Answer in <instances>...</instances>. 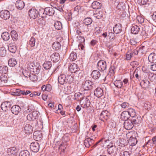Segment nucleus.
Returning <instances> with one entry per match:
<instances>
[{
  "label": "nucleus",
  "mask_w": 156,
  "mask_h": 156,
  "mask_svg": "<svg viewBox=\"0 0 156 156\" xmlns=\"http://www.w3.org/2000/svg\"><path fill=\"white\" fill-rule=\"evenodd\" d=\"M38 12V16L42 18H44L46 17V14H45V11L44 9H40Z\"/></svg>",
  "instance_id": "49530a36"
},
{
  "label": "nucleus",
  "mask_w": 156,
  "mask_h": 156,
  "mask_svg": "<svg viewBox=\"0 0 156 156\" xmlns=\"http://www.w3.org/2000/svg\"><path fill=\"white\" fill-rule=\"evenodd\" d=\"M1 36L3 40L7 41L10 38V34L8 32H5L2 34Z\"/></svg>",
  "instance_id": "f704fd0d"
},
{
  "label": "nucleus",
  "mask_w": 156,
  "mask_h": 156,
  "mask_svg": "<svg viewBox=\"0 0 156 156\" xmlns=\"http://www.w3.org/2000/svg\"><path fill=\"white\" fill-rule=\"evenodd\" d=\"M66 83H72L73 81V78L71 75H67L66 76Z\"/></svg>",
  "instance_id": "5fc2aeb1"
},
{
  "label": "nucleus",
  "mask_w": 156,
  "mask_h": 156,
  "mask_svg": "<svg viewBox=\"0 0 156 156\" xmlns=\"http://www.w3.org/2000/svg\"><path fill=\"white\" fill-rule=\"evenodd\" d=\"M11 105V103L10 102L5 101L1 104V108L4 111L6 112L9 109Z\"/></svg>",
  "instance_id": "1a4fd4ad"
},
{
  "label": "nucleus",
  "mask_w": 156,
  "mask_h": 156,
  "mask_svg": "<svg viewBox=\"0 0 156 156\" xmlns=\"http://www.w3.org/2000/svg\"><path fill=\"white\" fill-rule=\"evenodd\" d=\"M43 66L46 69H50L52 66L51 62L50 61H45L43 64Z\"/></svg>",
  "instance_id": "c9c22d12"
},
{
  "label": "nucleus",
  "mask_w": 156,
  "mask_h": 156,
  "mask_svg": "<svg viewBox=\"0 0 156 156\" xmlns=\"http://www.w3.org/2000/svg\"><path fill=\"white\" fill-rule=\"evenodd\" d=\"M69 70L72 73L76 72L80 70V68L77 64L75 63L71 64L69 66Z\"/></svg>",
  "instance_id": "9d476101"
},
{
  "label": "nucleus",
  "mask_w": 156,
  "mask_h": 156,
  "mask_svg": "<svg viewBox=\"0 0 156 156\" xmlns=\"http://www.w3.org/2000/svg\"><path fill=\"white\" fill-rule=\"evenodd\" d=\"M91 76L94 79H98L100 77L101 74L98 70H94L92 72Z\"/></svg>",
  "instance_id": "b1692460"
},
{
  "label": "nucleus",
  "mask_w": 156,
  "mask_h": 156,
  "mask_svg": "<svg viewBox=\"0 0 156 156\" xmlns=\"http://www.w3.org/2000/svg\"><path fill=\"white\" fill-rule=\"evenodd\" d=\"M93 83L90 80H86L83 83V87L84 90H88L92 89Z\"/></svg>",
  "instance_id": "f03ea898"
},
{
  "label": "nucleus",
  "mask_w": 156,
  "mask_h": 156,
  "mask_svg": "<svg viewBox=\"0 0 156 156\" xmlns=\"http://www.w3.org/2000/svg\"><path fill=\"white\" fill-rule=\"evenodd\" d=\"M124 125V127L127 130L131 129L133 128L134 126L132 122L130 120L125 121Z\"/></svg>",
  "instance_id": "ddd939ff"
},
{
  "label": "nucleus",
  "mask_w": 156,
  "mask_h": 156,
  "mask_svg": "<svg viewBox=\"0 0 156 156\" xmlns=\"http://www.w3.org/2000/svg\"><path fill=\"white\" fill-rule=\"evenodd\" d=\"M110 115V114L107 111H103L100 114V119L103 121H104V120H107L109 117Z\"/></svg>",
  "instance_id": "39448f33"
},
{
  "label": "nucleus",
  "mask_w": 156,
  "mask_h": 156,
  "mask_svg": "<svg viewBox=\"0 0 156 156\" xmlns=\"http://www.w3.org/2000/svg\"><path fill=\"white\" fill-rule=\"evenodd\" d=\"M10 16L9 12L7 10L2 11L0 12V16L1 17L5 20H7L9 19Z\"/></svg>",
  "instance_id": "423d86ee"
},
{
  "label": "nucleus",
  "mask_w": 156,
  "mask_h": 156,
  "mask_svg": "<svg viewBox=\"0 0 156 156\" xmlns=\"http://www.w3.org/2000/svg\"><path fill=\"white\" fill-rule=\"evenodd\" d=\"M52 47L53 49L57 51L61 48L60 44L58 42H55L52 45Z\"/></svg>",
  "instance_id": "c03bdc74"
},
{
  "label": "nucleus",
  "mask_w": 156,
  "mask_h": 156,
  "mask_svg": "<svg viewBox=\"0 0 156 156\" xmlns=\"http://www.w3.org/2000/svg\"><path fill=\"white\" fill-rule=\"evenodd\" d=\"M141 86L144 88H146L149 86V82L147 80H143L141 82Z\"/></svg>",
  "instance_id": "58836bf2"
},
{
  "label": "nucleus",
  "mask_w": 156,
  "mask_h": 156,
  "mask_svg": "<svg viewBox=\"0 0 156 156\" xmlns=\"http://www.w3.org/2000/svg\"><path fill=\"white\" fill-rule=\"evenodd\" d=\"M31 113L33 117L34 118V120L38 118L39 115V112L37 111H34L33 112Z\"/></svg>",
  "instance_id": "052dcab7"
},
{
  "label": "nucleus",
  "mask_w": 156,
  "mask_h": 156,
  "mask_svg": "<svg viewBox=\"0 0 156 156\" xmlns=\"http://www.w3.org/2000/svg\"><path fill=\"white\" fill-rule=\"evenodd\" d=\"M8 67L6 66H2L0 67V73H2L6 74L8 71Z\"/></svg>",
  "instance_id": "a19ab883"
},
{
  "label": "nucleus",
  "mask_w": 156,
  "mask_h": 156,
  "mask_svg": "<svg viewBox=\"0 0 156 156\" xmlns=\"http://www.w3.org/2000/svg\"><path fill=\"white\" fill-rule=\"evenodd\" d=\"M102 6L101 3L97 1L93 2L92 3L91 6L94 9H99Z\"/></svg>",
  "instance_id": "5701e85b"
},
{
  "label": "nucleus",
  "mask_w": 156,
  "mask_h": 156,
  "mask_svg": "<svg viewBox=\"0 0 156 156\" xmlns=\"http://www.w3.org/2000/svg\"><path fill=\"white\" fill-rule=\"evenodd\" d=\"M137 143V140L134 137H130L129 140V144L131 146H133L135 145Z\"/></svg>",
  "instance_id": "ea45409f"
},
{
  "label": "nucleus",
  "mask_w": 156,
  "mask_h": 156,
  "mask_svg": "<svg viewBox=\"0 0 156 156\" xmlns=\"http://www.w3.org/2000/svg\"><path fill=\"white\" fill-rule=\"evenodd\" d=\"M122 28V26L120 24H116L113 28V31L116 34H119L121 31Z\"/></svg>",
  "instance_id": "412c9836"
},
{
  "label": "nucleus",
  "mask_w": 156,
  "mask_h": 156,
  "mask_svg": "<svg viewBox=\"0 0 156 156\" xmlns=\"http://www.w3.org/2000/svg\"><path fill=\"white\" fill-rule=\"evenodd\" d=\"M11 35L12 38L14 41H16L17 40L18 35L16 31L12 30L11 32Z\"/></svg>",
  "instance_id": "79ce46f5"
},
{
  "label": "nucleus",
  "mask_w": 156,
  "mask_h": 156,
  "mask_svg": "<svg viewBox=\"0 0 156 156\" xmlns=\"http://www.w3.org/2000/svg\"><path fill=\"white\" fill-rule=\"evenodd\" d=\"M85 101V102L82 104V105L84 108H86L90 106V101L87 98H86Z\"/></svg>",
  "instance_id": "8fccbe9b"
},
{
  "label": "nucleus",
  "mask_w": 156,
  "mask_h": 156,
  "mask_svg": "<svg viewBox=\"0 0 156 156\" xmlns=\"http://www.w3.org/2000/svg\"><path fill=\"white\" fill-rule=\"evenodd\" d=\"M120 156H130L129 152L127 151L121 152Z\"/></svg>",
  "instance_id": "774afa93"
},
{
  "label": "nucleus",
  "mask_w": 156,
  "mask_h": 156,
  "mask_svg": "<svg viewBox=\"0 0 156 156\" xmlns=\"http://www.w3.org/2000/svg\"><path fill=\"white\" fill-rule=\"evenodd\" d=\"M93 141L90 140V138H87L85 140L84 142V144L85 147L87 148L89 147L90 146L93 144Z\"/></svg>",
  "instance_id": "473e14b6"
},
{
  "label": "nucleus",
  "mask_w": 156,
  "mask_h": 156,
  "mask_svg": "<svg viewBox=\"0 0 156 156\" xmlns=\"http://www.w3.org/2000/svg\"><path fill=\"white\" fill-rule=\"evenodd\" d=\"M66 76L64 74L60 75L58 77V82L61 84L66 83Z\"/></svg>",
  "instance_id": "2eb2a0df"
},
{
  "label": "nucleus",
  "mask_w": 156,
  "mask_h": 156,
  "mask_svg": "<svg viewBox=\"0 0 156 156\" xmlns=\"http://www.w3.org/2000/svg\"><path fill=\"white\" fill-rule=\"evenodd\" d=\"M20 107L18 105H14L11 108V110L13 114L18 115L21 111Z\"/></svg>",
  "instance_id": "f3484780"
},
{
  "label": "nucleus",
  "mask_w": 156,
  "mask_h": 156,
  "mask_svg": "<svg viewBox=\"0 0 156 156\" xmlns=\"http://www.w3.org/2000/svg\"><path fill=\"white\" fill-rule=\"evenodd\" d=\"M40 94L41 93H39L37 91L33 92L30 94V96L31 97H35L37 95L39 96Z\"/></svg>",
  "instance_id": "680f3d73"
},
{
  "label": "nucleus",
  "mask_w": 156,
  "mask_h": 156,
  "mask_svg": "<svg viewBox=\"0 0 156 156\" xmlns=\"http://www.w3.org/2000/svg\"><path fill=\"white\" fill-rule=\"evenodd\" d=\"M36 39L33 37H31L30 41L27 42V48L31 49L32 48L34 47L35 46Z\"/></svg>",
  "instance_id": "aec40b11"
},
{
  "label": "nucleus",
  "mask_w": 156,
  "mask_h": 156,
  "mask_svg": "<svg viewBox=\"0 0 156 156\" xmlns=\"http://www.w3.org/2000/svg\"><path fill=\"white\" fill-rule=\"evenodd\" d=\"M121 118L123 120H127L129 117V115L127 111H125L123 112L121 115Z\"/></svg>",
  "instance_id": "c756f323"
},
{
  "label": "nucleus",
  "mask_w": 156,
  "mask_h": 156,
  "mask_svg": "<svg viewBox=\"0 0 156 156\" xmlns=\"http://www.w3.org/2000/svg\"><path fill=\"white\" fill-rule=\"evenodd\" d=\"M0 77L2 84L3 83H5L7 82V77L4 74H2L0 76Z\"/></svg>",
  "instance_id": "09e8293b"
},
{
  "label": "nucleus",
  "mask_w": 156,
  "mask_h": 156,
  "mask_svg": "<svg viewBox=\"0 0 156 156\" xmlns=\"http://www.w3.org/2000/svg\"><path fill=\"white\" fill-rule=\"evenodd\" d=\"M67 147V144L66 142L63 143L60 145L58 149L61 154H62V153H64L65 152V150Z\"/></svg>",
  "instance_id": "cd10ccee"
},
{
  "label": "nucleus",
  "mask_w": 156,
  "mask_h": 156,
  "mask_svg": "<svg viewBox=\"0 0 156 156\" xmlns=\"http://www.w3.org/2000/svg\"><path fill=\"white\" fill-rule=\"evenodd\" d=\"M44 18L41 17V18L38 19L37 21V23L41 25L44 24V21L43 19Z\"/></svg>",
  "instance_id": "e2e57ef3"
},
{
  "label": "nucleus",
  "mask_w": 156,
  "mask_h": 156,
  "mask_svg": "<svg viewBox=\"0 0 156 156\" xmlns=\"http://www.w3.org/2000/svg\"><path fill=\"white\" fill-rule=\"evenodd\" d=\"M114 85L117 87L120 88L123 86L122 81L120 80H116L114 83Z\"/></svg>",
  "instance_id": "4c0bfd02"
},
{
  "label": "nucleus",
  "mask_w": 156,
  "mask_h": 156,
  "mask_svg": "<svg viewBox=\"0 0 156 156\" xmlns=\"http://www.w3.org/2000/svg\"><path fill=\"white\" fill-rule=\"evenodd\" d=\"M97 66L98 70L103 71L106 69L107 66L105 61L104 60L99 61L97 64Z\"/></svg>",
  "instance_id": "7ed1b4c3"
},
{
  "label": "nucleus",
  "mask_w": 156,
  "mask_h": 156,
  "mask_svg": "<svg viewBox=\"0 0 156 156\" xmlns=\"http://www.w3.org/2000/svg\"><path fill=\"white\" fill-rule=\"evenodd\" d=\"M16 6L18 9L21 10L24 7V2L22 0H18L16 2Z\"/></svg>",
  "instance_id": "a211bd4d"
},
{
  "label": "nucleus",
  "mask_w": 156,
  "mask_h": 156,
  "mask_svg": "<svg viewBox=\"0 0 156 156\" xmlns=\"http://www.w3.org/2000/svg\"><path fill=\"white\" fill-rule=\"evenodd\" d=\"M8 46L9 51L11 53H15L17 50L16 44L14 42L10 43Z\"/></svg>",
  "instance_id": "f8f14e48"
},
{
  "label": "nucleus",
  "mask_w": 156,
  "mask_h": 156,
  "mask_svg": "<svg viewBox=\"0 0 156 156\" xmlns=\"http://www.w3.org/2000/svg\"><path fill=\"white\" fill-rule=\"evenodd\" d=\"M46 15L52 16L55 13L54 9L51 7H47L44 9Z\"/></svg>",
  "instance_id": "4468645a"
},
{
  "label": "nucleus",
  "mask_w": 156,
  "mask_h": 156,
  "mask_svg": "<svg viewBox=\"0 0 156 156\" xmlns=\"http://www.w3.org/2000/svg\"><path fill=\"white\" fill-rule=\"evenodd\" d=\"M30 150L34 152H37L39 149V146L37 142H33L30 145Z\"/></svg>",
  "instance_id": "20e7f679"
},
{
  "label": "nucleus",
  "mask_w": 156,
  "mask_h": 156,
  "mask_svg": "<svg viewBox=\"0 0 156 156\" xmlns=\"http://www.w3.org/2000/svg\"><path fill=\"white\" fill-rule=\"evenodd\" d=\"M141 118L140 117H135L132 118L131 120L133 125H136L141 122Z\"/></svg>",
  "instance_id": "7c9ffc66"
},
{
  "label": "nucleus",
  "mask_w": 156,
  "mask_h": 156,
  "mask_svg": "<svg viewBox=\"0 0 156 156\" xmlns=\"http://www.w3.org/2000/svg\"><path fill=\"white\" fill-rule=\"evenodd\" d=\"M77 58V55L76 53L72 51L70 55L68 60L70 61H73L75 60Z\"/></svg>",
  "instance_id": "e433bc0d"
},
{
  "label": "nucleus",
  "mask_w": 156,
  "mask_h": 156,
  "mask_svg": "<svg viewBox=\"0 0 156 156\" xmlns=\"http://www.w3.org/2000/svg\"><path fill=\"white\" fill-rule=\"evenodd\" d=\"M82 30L83 32H86L87 33V36H88L90 32L87 26H84L82 28Z\"/></svg>",
  "instance_id": "6e6d98bb"
},
{
  "label": "nucleus",
  "mask_w": 156,
  "mask_h": 156,
  "mask_svg": "<svg viewBox=\"0 0 156 156\" xmlns=\"http://www.w3.org/2000/svg\"><path fill=\"white\" fill-rule=\"evenodd\" d=\"M17 149L16 148L13 147L8 148L7 151L8 155L12 156L15 155L17 153Z\"/></svg>",
  "instance_id": "dca6fc26"
},
{
  "label": "nucleus",
  "mask_w": 156,
  "mask_h": 156,
  "mask_svg": "<svg viewBox=\"0 0 156 156\" xmlns=\"http://www.w3.org/2000/svg\"><path fill=\"white\" fill-rule=\"evenodd\" d=\"M35 74H34L33 73H31L29 76L30 80L31 81L35 82L37 80V76Z\"/></svg>",
  "instance_id": "864d4df0"
},
{
  "label": "nucleus",
  "mask_w": 156,
  "mask_h": 156,
  "mask_svg": "<svg viewBox=\"0 0 156 156\" xmlns=\"http://www.w3.org/2000/svg\"><path fill=\"white\" fill-rule=\"evenodd\" d=\"M94 16L98 19H100L103 17V13L102 11H96L93 14Z\"/></svg>",
  "instance_id": "72a5a7b5"
},
{
  "label": "nucleus",
  "mask_w": 156,
  "mask_h": 156,
  "mask_svg": "<svg viewBox=\"0 0 156 156\" xmlns=\"http://www.w3.org/2000/svg\"><path fill=\"white\" fill-rule=\"evenodd\" d=\"M94 95L98 98H100L104 95L103 90L100 87H98L94 91Z\"/></svg>",
  "instance_id": "9b49d317"
},
{
  "label": "nucleus",
  "mask_w": 156,
  "mask_h": 156,
  "mask_svg": "<svg viewBox=\"0 0 156 156\" xmlns=\"http://www.w3.org/2000/svg\"><path fill=\"white\" fill-rule=\"evenodd\" d=\"M145 46H142L140 47L138 50L139 53L141 55H142L144 54L145 52Z\"/></svg>",
  "instance_id": "bf43d9fd"
},
{
  "label": "nucleus",
  "mask_w": 156,
  "mask_h": 156,
  "mask_svg": "<svg viewBox=\"0 0 156 156\" xmlns=\"http://www.w3.org/2000/svg\"><path fill=\"white\" fill-rule=\"evenodd\" d=\"M21 91V94L25 95H27L31 93V91L29 90H24Z\"/></svg>",
  "instance_id": "69168bd1"
},
{
  "label": "nucleus",
  "mask_w": 156,
  "mask_h": 156,
  "mask_svg": "<svg viewBox=\"0 0 156 156\" xmlns=\"http://www.w3.org/2000/svg\"><path fill=\"white\" fill-rule=\"evenodd\" d=\"M92 20L90 18H87L84 19L83 23L86 25L88 26L90 25L92 22Z\"/></svg>",
  "instance_id": "de8ad7c7"
},
{
  "label": "nucleus",
  "mask_w": 156,
  "mask_h": 156,
  "mask_svg": "<svg viewBox=\"0 0 156 156\" xmlns=\"http://www.w3.org/2000/svg\"><path fill=\"white\" fill-rule=\"evenodd\" d=\"M28 14L31 18L35 19L38 17V11L35 9H31L29 11Z\"/></svg>",
  "instance_id": "6e6552de"
},
{
  "label": "nucleus",
  "mask_w": 156,
  "mask_h": 156,
  "mask_svg": "<svg viewBox=\"0 0 156 156\" xmlns=\"http://www.w3.org/2000/svg\"><path fill=\"white\" fill-rule=\"evenodd\" d=\"M54 27L56 29L60 30L62 28V24L60 21H57L54 23Z\"/></svg>",
  "instance_id": "37998d69"
},
{
  "label": "nucleus",
  "mask_w": 156,
  "mask_h": 156,
  "mask_svg": "<svg viewBox=\"0 0 156 156\" xmlns=\"http://www.w3.org/2000/svg\"><path fill=\"white\" fill-rule=\"evenodd\" d=\"M31 72L30 69L29 68V66L25 69H23L22 71L23 74L27 78H29V76L31 74Z\"/></svg>",
  "instance_id": "a878e982"
},
{
  "label": "nucleus",
  "mask_w": 156,
  "mask_h": 156,
  "mask_svg": "<svg viewBox=\"0 0 156 156\" xmlns=\"http://www.w3.org/2000/svg\"><path fill=\"white\" fill-rule=\"evenodd\" d=\"M146 145L151 148L155 147L156 146V136L153 137L151 139L149 140L147 142Z\"/></svg>",
  "instance_id": "0eeeda50"
},
{
  "label": "nucleus",
  "mask_w": 156,
  "mask_h": 156,
  "mask_svg": "<svg viewBox=\"0 0 156 156\" xmlns=\"http://www.w3.org/2000/svg\"><path fill=\"white\" fill-rule=\"evenodd\" d=\"M148 59L149 62L151 63L156 62V54L151 53L148 57Z\"/></svg>",
  "instance_id": "393cba45"
},
{
  "label": "nucleus",
  "mask_w": 156,
  "mask_h": 156,
  "mask_svg": "<svg viewBox=\"0 0 156 156\" xmlns=\"http://www.w3.org/2000/svg\"><path fill=\"white\" fill-rule=\"evenodd\" d=\"M144 107L145 109L149 110L151 107V104L149 102H146L144 104Z\"/></svg>",
  "instance_id": "13d9d810"
},
{
  "label": "nucleus",
  "mask_w": 156,
  "mask_h": 156,
  "mask_svg": "<svg viewBox=\"0 0 156 156\" xmlns=\"http://www.w3.org/2000/svg\"><path fill=\"white\" fill-rule=\"evenodd\" d=\"M51 60L54 62H57L59 59L60 56L58 53H54L50 56Z\"/></svg>",
  "instance_id": "4be33fe9"
},
{
  "label": "nucleus",
  "mask_w": 156,
  "mask_h": 156,
  "mask_svg": "<svg viewBox=\"0 0 156 156\" xmlns=\"http://www.w3.org/2000/svg\"><path fill=\"white\" fill-rule=\"evenodd\" d=\"M130 117L133 118L136 115V112L135 110L133 108H129L127 111Z\"/></svg>",
  "instance_id": "a18cd8bd"
},
{
  "label": "nucleus",
  "mask_w": 156,
  "mask_h": 156,
  "mask_svg": "<svg viewBox=\"0 0 156 156\" xmlns=\"http://www.w3.org/2000/svg\"><path fill=\"white\" fill-rule=\"evenodd\" d=\"M98 41L96 39H93L90 42V45L92 46H94L95 45L97 44Z\"/></svg>",
  "instance_id": "0e129e2a"
},
{
  "label": "nucleus",
  "mask_w": 156,
  "mask_h": 156,
  "mask_svg": "<svg viewBox=\"0 0 156 156\" xmlns=\"http://www.w3.org/2000/svg\"><path fill=\"white\" fill-rule=\"evenodd\" d=\"M6 50L4 47L0 48V56L3 57L6 54Z\"/></svg>",
  "instance_id": "3c124183"
},
{
  "label": "nucleus",
  "mask_w": 156,
  "mask_h": 156,
  "mask_svg": "<svg viewBox=\"0 0 156 156\" xmlns=\"http://www.w3.org/2000/svg\"><path fill=\"white\" fill-rule=\"evenodd\" d=\"M140 30V27L136 25H134L132 26L131 31L132 34H136L138 33Z\"/></svg>",
  "instance_id": "c85d7f7f"
},
{
  "label": "nucleus",
  "mask_w": 156,
  "mask_h": 156,
  "mask_svg": "<svg viewBox=\"0 0 156 156\" xmlns=\"http://www.w3.org/2000/svg\"><path fill=\"white\" fill-rule=\"evenodd\" d=\"M8 63L9 66L14 67L17 64V62L15 58H11L8 60Z\"/></svg>",
  "instance_id": "2f4dec72"
},
{
  "label": "nucleus",
  "mask_w": 156,
  "mask_h": 156,
  "mask_svg": "<svg viewBox=\"0 0 156 156\" xmlns=\"http://www.w3.org/2000/svg\"><path fill=\"white\" fill-rule=\"evenodd\" d=\"M23 130L25 133L30 134L32 132L33 128L30 124H27L24 126Z\"/></svg>",
  "instance_id": "6ab92c4d"
},
{
  "label": "nucleus",
  "mask_w": 156,
  "mask_h": 156,
  "mask_svg": "<svg viewBox=\"0 0 156 156\" xmlns=\"http://www.w3.org/2000/svg\"><path fill=\"white\" fill-rule=\"evenodd\" d=\"M29 152L27 150L21 151L19 154V156H29Z\"/></svg>",
  "instance_id": "603ef678"
},
{
  "label": "nucleus",
  "mask_w": 156,
  "mask_h": 156,
  "mask_svg": "<svg viewBox=\"0 0 156 156\" xmlns=\"http://www.w3.org/2000/svg\"><path fill=\"white\" fill-rule=\"evenodd\" d=\"M144 30L142 33L144 36H148L149 34H150L151 32V28L149 27L147 25L145 26L144 29H143Z\"/></svg>",
  "instance_id": "bb28decb"
},
{
  "label": "nucleus",
  "mask_w": 156,
  "mask_h": 156,
  "mask_svg": "<svg viewBox=\"0 0 156 156\" xmlns=\"http://www.w3.org/2000/svg\"><path fill=\"white\" fill-rule=\"evenodd\" d=\"M27 119L28 120L30 121H34V119L31 113L29 114L27 117Z\"/></svg>",
  "instance_id": "338daca9"
},
{
  "label": "nucleus",
  "mask_w": 156,
  "mask_h": 156,
  "mask_svg": "<svg viewBox=\"0 0 156 156\" xmlns=\"http://www.w3.org/2000/svg\"><path fill=\"white\" fill-rule=\"evenodd\" d=\"M28 66L30 71L34 74H38L40 71L41 66L38 65H35L34 62H32L29 63Z\"/></svg>",
  "instance_id": "f257e3e1"
},
{
  "label": "nucleus",
  "mask_w": 156,
  "mask_h": 156,
  "mask_svg": "<svg viewBox=\"0 0 156 156\" xmlns=\"http://www.w3.org/2000/svg\"><path fill=\"white\" fill-rule=\"evenodd\" d=\"M133 56V54H132L131 52H128L126 54L125 59L127 60H130Z\"/></svg>",
  "instance_id": "4d7b16f0"
}]
</instances>
